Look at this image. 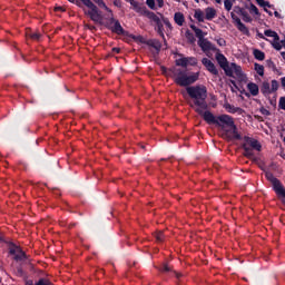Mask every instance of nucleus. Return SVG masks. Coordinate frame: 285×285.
I'll return each instance as SVG.
<instances>
[{"label":"nucleus","mask_w":285,"mask_h":285,"mask_svg":"<svg viewBox=\"0 0 285 285\" xmlns=\"http://www.w3.org/2000/svg\"><path fill=\"white\" fill-rule=\"evenodd\" d=\"M186 92L190 97V99H194V104H190V108H195L196 106L197 108L195 109V112H197V115H200L206 124H208L209 126H218V128H220L223 124L220 118L227 117L228 115L223 114L219 116H215L208 110V102H206V99H208V89L206 88V86H190L186 88Z\"/></svg>","instance_id":"f257e3e1"},{"label":"nucleus","mask_w":285,"mask_h":285,"mask_svg":"<svg viewBox=\"0 0 285 285\" xmlns=\"http://www.w3.org/2000/svg\"><path fill=\"white\" fill-rule=\"evenodd\" d=\"M220 119V128L223 130V138L227 141H242V135L237 130V125H235V119L232 116H223Z\"/></svg>","instance_id":"f03ea898"},{"label":"nucleus","mask_w":285,"mask_h":285,"mask_svg":"<svg viewBox=\"0 0 285 285\" xmlns=\"http://www.w3.org/2000/svg\"><path fill=\"white\" fill-rule=\"evenodd\" d=\"M169 72L174 79V82L181 88L193 86V83L199 79V72H194L188 76L186 70L177 67H171Z\"/></svg>","instance_id":"7ed1b4c3"},{"label":"nucleus","mask_w":285,"mask_h":285,"mask_svg":"<svg viewBox=\"0 0 285 285\" xmlns=\"http://www.w3.org/2000/svg\"><path fill=\"white\" fill-rule=\"evenodd\" d=\"M242 148L244 150L243 155L247 159H253L255 157V153L253 150H257V153H262V144L259 140L255 138H250L248 136H244Z\"/></svg>","instance_id":"20e7f679"},{"label":"nucleus","mask_w":285,"mask_h":285,"mask_svg":"<svg viewBox=\"0 0 285 285\" xmlns=\"http://www.w3.org/2000/svg\"><path fill=\"white\" fill-rule=\"evenodd\" d=\"M142 14H144V17L149 19V21L154 26L155 31L157 32V35H159V37H161V39L166 43V36L164 35V22L161 20V16L156 14L155 12H153L148 9H145L142 11Z\"/></svg>","instance_id":"39448f33"},{"label":"nucleus","mask_w":285,"mask_h":285,"mask_svg":"<svg viewBox=\"0 0 285 285\" xmlns=\"http://www.w3.org/2000/svg\"><path fill=\"white\" fill-rule=\"evenodd\" d=\"M108 13H109L108 28L114 35H117L118 37H129L130 39H135V36L126 31L124 27H121V22H119V20L112 17V10L109 9Z\"/></svg>","instance_id":"423d86ee"},{"label":"nucleus","mask_w":285,"mask_h":285,"mask_svg":"<svg viewBox=\"0 0 285 285\" xmlns=\"http://www.w3.org/2000/svg\"><path fill=\"white\" fill-rule=\"evenodd\" d=\"M82 2L86 8H88V11L85 10V14H87L91 21L95 23H99L100 26L104 23V16H101V12H99V9L95 3H92V0H79Z\"/></svg>","instance_id":"0eeeda50"},{"label":"nucleus","mask_w":285,"mask_h":285,"mask_svg":"<svg viewBox=\"0 0 285 285\" xmlns=\"http://www.w3.org/2000/svg\"><path fill=\"white\" fill-rule=\"evenodd\" d=\"M246 10H244V8L239 7V6H235L233 11L230 12V17L237 28V30L239 32H242V35H245V37H250V30H248V27H246V24H244L242 22V19H239V17H237V14H243Z\"/></svg>","instance_id":"6e6552de"},{"label":"nucleus","mask_w":285,"mask_h":285,"mask_svg":"<svg viewBox=\"0 0 285 285\" xmlns=\"http://www.w3.org/2000/svg\"><path fill=\"white\" fill-rule=\"evenodd\" d=\"M265 177L267 180L271 181L273 190L277 195V197H282L283 199H285V188L284 185H282V181H279V179H277V177H275L273 173H266Z\"/></svg>","instance_id":"1a4fd4ad"},{"label":"nucleus","mask_w":285,"mask_h":285,"mask_svg":"<svg viewBox=\"0 0 285 285\" xmlns=\"http://www.w3.org/2000/svg\"><path fill=\"white\" fill-rule=\"evenodd\" d=\"M9 253L14 256L13 259L16 262H26L28 259V255H26V252H22L21 247L12 246Z\"/></svg>","instance_id":"9d476101"},{"label":"nucleus","mask_w":285,"mask_h":285,"mask_svg":"<svg viewBox=\"0 0 285 285\" xmlns=\"http://www.w3.org/2000/svg\"><path fill=\"white\" fill-rule=\"evenodd\" d=\"M264 35L265 37H271L272 39H274L273 41H271V43L275 50H282V43H279V35L271 29L265 30Z\"/></svg>","instance_id":"9b49d317"},{"label":"nucleus","mask_w":285,"mask_h":285,"mask_svg":"<svg viewBox=\"0 0 285 285\" xmlns=\"http://www.w3.org/2000/svg\"><path fill=\"white\" fill-rule=\"evenodd\" d=\"M198 46L203 50V52H215L217 51V47L213 45L208 39L198 40Z\"/></svg>","instance_id":"f8f14e48"},{"label":"nucleus","mask_w":285,"mask_h":285,"mask_svg":"<svg viewBox=\"0 0 285 285\" xmlns=\"http://www.w3.org/2000/svg\"><path fill=\"white\" fill-rule=\"evenodd\" d=\"M203 66H205L206 70L210 72L212 75H219V70H217V67H215V63L210 61L208 58H203L202 59Z\"/></svg>","instance_id":"ddd939ff"},{"label":"nucleus","mask_w":285,"mask_h":285,"mask_svg":"<svg viewBox=\"0 0 285 285\" xmlns=\"http://www.w3.org/2000/svg\"><path fill=\"white\" fill-rule=\"evenodd\" d=\"M224 108L230 115H235L236 112L237 115H244V109H242L240 107H235L234 105L225 104Z\"/></svg>","instance_id":"4468645a"},{"label":"nucleus","mask_w":285,"mask_h":285,"mask_svg":"<svg viewBox=\"0 0 285 285\" xmlns=\"http://www.w3.org/2000/svg\"><path fill=\"white\" fill-rule=\"evenodd\" d=\"M232 68L234 70V75H236V79H239L240 81H244V71H242V66H238L237 63L233 62Z\"/></svg>","instance_id":"2eb2a0df"},{"label":"nucleus","mask_w":285,"mask_h":285,"mask_svg":"<svg viewBox=\"0 0 285 285\" xmlns=\"http://www.w3.org/2000/svg\"><path fill=\"white\" fill-rule=\"evenodd\" d=\"M215 17H217V10H215V8L208 7L205 9V19L207 21H213Z\"/></svg>","instance_id":"dca6fc26"},{"label":"nucleus","mask_w":285,"mask_h":285,"mask_svg":"<svg viewBox=\"0 0 285 285\" xmlns=\"http://www.w3.org/2000/svg\"><path fill=\"white\" fill-rule=\"evenodd\" d=\"M147 46H149V48H154L157 52H161V42L157 39L148 40Z\"/></svg>","instance_id":"f3484780"},{"label":"nucleus","mask_w":285,"mask_h":285,"mask_svg":"<svg viewBox=\"0 0 285 285\" xmlns=\"http://www.w3.org/2000/svg\"><path fill=\"white\" fill-rule=\"evenodd\" d=\"M247 90L250 92L253 97H257V95H259V86H257V83L255 82H248Z\"/></svg>","instance_id":"a211bd4d"},{"label":"nucleus","mask_w":285,"mask_h":285,"mask_svg":"<svg viewBox=\"0 0 285 285\" xmlns=\"http://www.w3.org/2000/svg\"><path fill=\"white\" fill-rule=\"evenodd\" d=\"M261 92L264 95V97H268V95H272L271 91V83L268 81H264L261 86Z\"/></svg>","instance_id":"6ab92c4d"},{"label":"nucleus","mask_w":285,"mask_h":285,"mask_svg":"<svg viewBox=\"0 0 285 285\" xmlns=\"http://www.w3.org/2000/svg\"><path fill=\"white\" fill-rule=\"evenodd\" d=\"M216 61L218 62L220 68H226V66H228V59H226V56H224L223 53H218L216 56Z\"/></svg>","instance_id":"aec40b11"},{"label":"nucleus","mask_w":285,"mask_h":285,"mask_svg":"<svg viewBox=\"0 0 285 285\" xmlns=\"http://www.w3.org/2000/svg\"><path fill=\"white\" fill-rule=\"evenodd\" d=\"M174 21L177 23V26H184V22L186 21V18L184 17V13L176 12L174 14Z\"/></svg>","instance_id":"412c9836"},{"label":"nucleus","mask_w":285,"mask_h":285,"mask_svg":"<svg viewBox=\"0 0 285 285\" xmlns=\"http://www.w3.org/2000/svg\"><path fill=\"white\" fill-rule=\"evenodd\" d=\"M190 28L195 32V36L197 37L198 41L204 40L205 35L202 29L197 28V26L195 24H190Z\"/></svg>","instance_id":"4be33fe9"},{"label":"nucleus","mask_w":285,"mask_h":285,"mask_svg":"<svg viewBox=\"0 0 285 285\" xmlns=\"http://www.w3.org/2000/svg\"><path fill=\"white\" fill-rule=\"evenodd\" d=\"M194 19H196L199 23H204V19H206V17L204 16V11H202V9H196L194 13Z\"/></svg>","instance_id":"5701e85b"},{"label":"nucleus","mask_w":285,"mask_h":285,"mask_svg":"<svg viewBox=\"0 0 285 285\" xmlns=\"http://www.w3.org/2000/svg\"><path fill=\"white\" fill-rule=\"evenodd\" d=\"M159 273H173V267L170 265H168V263H163L161 265H159L158 267Z\"/></svg>","instance_id":"b1692460"},{"label":"nucleus","mask_w":285,"mask_h":285,"mask_svg":"<svg viewBox=\"0 0 285 285\" xmlns=\"http://www.w3.org/2000/svg\"><path fill=\"white\" fill-rule=\"evenodd\" d=\"M253 55H254L255 59H257V61H264V59H266V53H264V51H262L259 49H255L253 51Z\"/></svg>","instance_id":"393cba45"},{"label":"nucleus","mask_w":285,"mask_h":285,"mask_svg":"<svg viewBox=\"0 0 285 285\" xmlns=\"http://www.w3.org/2000/svg\"><path fill=\"white\" fill-rule=\"evenodd\" d=\"M176 66L180 67V68H188V59L187 57L180 58V59H176L175 61Z\"/></svg>","instance_id":"a878e982"},{"label":"nucleus","mask_w":285,"mask_h":285,"mask_svg":"<svg viewBox=\"0 0 285 285\" xmlns=\"http://www.w3.org/2000/svg\"><path fill=\"white\" fill-rule=\"evenodd\" d=\"M155 239H156L157 244H163V242L166 239L164 232H157L155 234Z\"/></svg>","instance_id":"bb28decb"},{"label":"nucleus","mask_w":285,"mask_h":285,"mask_svg":"<svg viewBox=\"0 0 285 285\" xmlns=\"http://www.w3.org/2000/svg\"><path fill=\"white\" fill-rule=\"evenodd\" d=\"M249 12L250 14H256V17H262V13H259V9L253 3L249 4Z\"/></svg>","instance_id":"cd10ccee"},{"label":"nucleus","mask_w":285,"mask_h":285,"mask_svg":"<svg viewBox=\"0 0 285 285\" xmlns=\"http://www.w3.org/2000/svg\"><path fill=\"white\" fill-rule=\"evenodd\" d=\"M254 69L257 72V75H259V77H264V66L255 63Z\"/></svg>","instance_id":"c85d7f7f"},{"label":"nucleus","mask_w":285,"mask_h":285,"mask_svg":"<svg viewBox=\"0 0 285 285\" xmlns=\"http://www.w3.org/2000/svg\"><path fill=\"white\" fill-rule=\"evenodd\" d=\"M223 70L225 71V75L227 77H235V76H233L234 75L233 65H230V66L227 65L225 68H223Z\"/></svg>","instance_id":"c756f323"},{"label":"nucleus","mask_w":285,"mask_h":285,"mask_svg":"<svg viewBox=\"0 0 285 285\" xmlns=\"http://www.w3.org/2000/svg\"><path fill=\"white\" fill-rule=\"evenodd\" d=\"M256 2L261 6V8H275L271 2L265 0H256Z\"/></svg>","instance_id":"7c9ffc66"},{"label":"nucleus","mask_w":285,"mask_h":285,"mask_svg":"<svg viewBox=\"0 0 285 285\" xmlns=\"http://www.w3.org/2000/svg\"><path fill=\"white\" fill-rule=\"evenodd\" d=\"M27 37H29L33 41H39V39H41V33H39V32H33V33L27 32Z\"/></svg>","instance_id":"2f4dec72"},{"label":"nucleus","mask_w":285,"mask_h":285,"mask_svg":"<svg viewBox=\"0 0 285 285\" xmlns=\"http://www.w3.org/2000/svg\"><path fill=\"white\" fill-rule=\"evenodd\" d=\"M240 17H243V21H245V23H253V18L248 14V11H245Z\"/></svg>","instance_id":"473e14b6"},{"label":"nucleus","mask_w":285,"mask_h":285,"mask_svg":"<svg viewBox=\"0 0 285 285\" xmlns=\"http://www.w3.org/2000/svg\"><path fill=\"white\" fill-rule=\"evenodd\" d=\"M277 90H279V82L277 80H272V87H271L272 94L277 92Z\"/></svg>","instance_id":"72a5a7b5"},{"label":"nucleus","mask_w":285,"mask_h":285,"mask_svg":"<svg viewBox=\"0 0 285 285\" xmlns=\"http://www.w3.org/2000/svg\"><path fill=\"white\" fill-rule=\"evenodd\" d=\"M158 14H159V17L161 18L163 23H165V26H166L167 28L173 29V24L170 23V20H168V18L164 17L161 13H158Z\"/></svg>","instance_id":"f704fd0d"},{"label":"nucleus","mask_w":285,"mask_h":285,"mask_svg":"<svg viewBox=\"0 0 285 285\" xmlns=\"http://www.w3.org/2000/svg\"><path fill=\"white\" fill-rule=\"evenodd\" d=\"M198 61L195 57H187V66H197Z\"/></svg>","instance_id":"c9c22d12"},{"label":"nucleus","mask_w":285,"mask_h":285,"mask_svg":"<svg viewBox=\"0 0 285 285\" xmlns=\"http://www.w3.org/2000/svg\"><path fill=\"white\" fill-rule=\"evenodd\" d=\"M224 6H225V10H227V12H230V10H233V2L230 0H225Z\"/></svg>","instance_id":"e433bc0d"},{"label":"nucleus","mask_w":285,"mask_h":285,"mask_svg":"<svg viewBox=\"0 0 285 285\" xmlns=\"http://www.w3.org/2000/svg\"><path fill=\"white\" fill-rule=\"evenodd\" d=\"M146 4L148 6V8H150V10H157V6H155V0H147Z\"/></svg>","instance_id":"4c0bfd02"},{"label":"nucleus","mask_w":285,"mask_h":285,"mask_svg":"<svg viewBox=\"0 0 285 285\" xmlns=\"http://www.w3.org/2000/svg\"><path fill=\"white\" fill-rule=\"evenodd\" d=\"M261 115H264V117H271V111L264 107L259 108Z\"/></svg>","instance_id":"58836bf2"},{"label":"nucleus","mask_w":285,"mask_h":285,"mask_svg":"<svg viewBox=\"0 0 285 285\" xmlns=\"http://www.w3.org/2000/svg\"><path fill=\"white\" fill-rule=\"evenodd\" d=\"M185 37L186 39H188V41H195V36L193 35V32H190V30H187L185 32Z\"/></svg>","instance_id":"ea45409f"},{"label":"nucleus","mask_w":285,"mask_h":285,"mask_svg":"<svg viewBox=\"0 0 285 285\" xmlns=\"http://www.w3.org/2000/svg\"><path fill=\"white\" fill-rule=\"evenodd\" d=\"M278 108L285 110V97H281L278 101Z\"/></svg>","instance_id":"a19ab883"},{"label":"nucleus","mask_w":285,"mask_h":285,"mask_svg":"<svg viewBox=\"0 0 285 285\" xmlns=\"http://www.w3.org/2000/svg\"><path fill=\"white\" fill-rule=\"evenodd\" d=\"M36 285H52V283H50V281H48L46 278H41L38 281V283Z\"/></svg>","instance_id":"79ce46f5"},{"label":"nucleus","mask_w":285,"mask_h":285,"mask_svg":"<svg viewBox=\"0 0 285 285\" xmlns=\"http://www.w3.org/2000/svg\"><path fill=\"white\" fill-rule=\"evenodd\" d=\"M94 3H97V6H99V8H105V10L108 8L106 7V2H104V0H92Z\"/></svg>","instance_id":"37998d69"},{"label":"nucleus","mask_w":285,"mask_h":285,"mask_svg":"<svg viewBox=\"0 0 285 285\" xmlns=\"http://www.w3.org/2000/svg\"><path fill=\"white\" fill-rule=\"evenodd\" d=\"M266 66L267 68H272V70H276V66H275V62H273V60H266Z\"/></svg>","instance_id":"c03bdc74"},{"label":"nucleus","mask_w":285,"mask_h":285,"mask_svg":"<svg viewBox=\"0 0 285 285\" xmlns=\"http://www.w3.org/2000/svg\"><path fill=\"white\" fill-rule=\"evenodd\" d=\"M119 52H121L120 48L114 47L111 49V53H109V57H111L112 55H119Z\"/></svg>","instance_id":"a18cd8bd"},{"label":"nucleus","mask_w":285,"mask_h":285,"mask_svg":"<svg viewBox=\"0 0 285 285\" xmlns=\"http://www.w3.org/2000/svg\"><path fill=\"white\" fill-rule=\"evenodd\" d=\"M68 1H70V3H76V6H78L79 8H82L83 6V2L79 0H68Z\"/></svg>","instance_id":"49530a36"},{"label":"nucleus","mask_w":285,"mask_h":285,"mask_svg":"<svg viewBox=\"0 0 285 285\" xmlns=\"http://www.w3.org/2000/svg\"><path fill=\"white\" fill-rule=\"evenodd\" d=\"M257 37H258L259 39H264L265 41H269L268 38H265L264 33H262V32H259V31H257Z\"/></svg>","instance_id":"de8ad7c7"},{"label":"nucleus","mask_w":285,"mask_h":285,"mask_svg":"<svg viewBox=\"0 0 285 285\" xmlns=\"http://www.w3.org/2000/svg\"><path fill=\"white\" fill-rule=\"evenodd\" d=\"M218 46H226V40H224L223 38L217 40Z\"/></svg>","instance_id":"09e8293b"},{"label":"nucleus","mask_w":285,"mask_h":285,"mask_svg":"<svg viewBox=\"0 0 285 285\" xmlns=\"http://www.w3.org/2000/svg\"><path fill=\"white\" fill-rule=\"evenodd\" d=\"M114 6H116V8H121V0H115Z\"/></svg>","instance_id":"8fccbe9b"},{"label":"nucleus","mask_w":285,"mask_h":285,"mask_svg":"<svg viewBox=\"0 0 285 285\" xmlns=\"http://www.w3.org/2000/svg\"><path fill=\"white\" fill-rule=\"evenodd\" d=\"M158 3V8H161L164 6V0H156Z\"/></svg>","instance_id":"3c124183"},{"label":"nucleus","mask_w":285,"mask_h":285,"mask_svg":"<svg viewBox=\"0 0 285 285\" xmlns=\"http://www.w3.org/2000/svg\"><path fill=\"white\" fill-rule=\"evenodd\" d=\"M264 11L267 12V14H269V17H273V11H271V10H268L266 8H264Z\"/></svg>","instance_id":"603ef678"},{"label":"nucleus","mask_w":285,"mask_h":285,"mask_svg":"<svg viewBox=\"0 0 285 285\" xmlns=\"http://www.w3.org/2000/svg\"><path fill=\"white\" fill-rule=\"evenodd\" d=\"M274 16L276 17V19H282V14H279L277 11L274 12Z\"/></svg>","instance_id":"864d4df0"},{"label":"nucleus","mask_w":285,"mask_h":285,"mask_svg":"<svg viewBox=\"0 0 285 285\" xmlns=\"http://www.w3.org/2000/svg\"><path fill=\"white\" fill-rule=\"evenodd\" d=\"M282 87L285 88V77L281 78Z\"/></svg>","instance_id":"5fc2aeb1"},{"label":"nucleus","mask_w":285,"mask_h":285,"mask_svg":"<svg viewBox=\"0 0 285 285\" xmlns=\"http://www.w3.org/2000/svg\"><path fill=\"white\" fill-rule=\"evenodd\" d=\"M229 82L232 83V86H234L235 88H237V82L235 80H229Z\"/></svg>","instance_id":"6e6d98bb"},{"label":"nucleus","mask_w":285,"mask_h":285,"mask_svg":"<svg viewBox=\"0 0 285 285\" xmlns=\"http://www.w3.org/2000/svg\"><path fill=\"white\" fill-rule=\"evenodd\" d=\"M175 276L177 279H179L181 277V274L177 273V272H174Z\"/></svg>","instance_id":"4d7b16f0"},{"label":"nucleus","mask_w":285,"mask_h":285,"mask_svg":"<svg viewBox=\"0 0 285 285\" xmlns=\"http://www.w3.org/2000/svg\"><path fill=\"white\" fill-rule=\"evenodd\" d=\"M108 266H109V268H110V267H111V268H115V263L109 262V263H108Z\"/></svg>","instance_id":"13d9d810"},{"label":"nucleus","mask_w":285,"mask_h":285,"mask_svg":"<svg viewBox=\"0 0 285 285\" xmlns=\"http://www.w3.org/2000/svg\"><path fill=\"white\" fill-rule=\"evenodd\" d=\"M271 106H277V104L274 100H269Z\"/></svg>","instance_id":"bf43d9fd"},{"label":"nucleus","mask_w":285,"mask_h":285,"mask_svg":"<svg viewBox=\"0 0 285 285\" xmlns=\"http://www.w3.org/2000/svg\"><path fill=\"white\" fill-rule=\"evenodd\" d=\"M56 10L63 11V7H57Z\"/></svg>","instance_id":"052dcab7"},{"label":"nucleus","mask_w":285,"mask_h":285,"mask_svg":"<svg viewBox=\"0 0 285 285\" xmlns=\"http://www.w3.org/2000/svg\"><path fill=\"white\" fill-rule=\"evenodd\" d=\"M130 3H131V6H135V0H131Z\"/></svg>","instance_id":"680f3d73"},{"label":"nucleus","mask_w":285,"mask_h":285,"mask_svg":"<svg viewBox=\"0 0 285 285\" xmlns=\"http://www.w3.org/2000/svg\"><path fill=\"white\" fill-rule=\"evenodd\" d=\"M216 1V3H222V0H215Z\"/></svg>","instance_id":"e2e57ef3"},{"label":"nucleus","mask_w":285,"mask_h":285,"mask_svg":"<svg viewBox=\"0 0 285 285\" xmlns=\"http://www.w3.org/2000/svg\"><path fill=\"white\" fill-rule=\"evenodd\" d=\"M27 285H32V283L27 282Z\"/></svg>","instance_id":"0e129e2a"},{"label":"nucleus","mask_w":285,"mask_h":285,"mask_svg":"<svg viewBox=\"0 0 285 285\" xmlns=\"http://www.w3.org/2000/svg\"><path fill=\"white\" fill-rule=\"evenodd\" d=\"M282 203L285 205V199H283Z\"/></svg>","instance_id":"69168bd1"},{"label":"nucleus","mask_w":285,"mask_h":285,"mask_svg":"<svg viewBox=\"0 0 285 285\" xmlns=\"http://www.w3.org/2000/svg\"><path fill=\"white\" fill-rule=\"evenodd\" d=\"M196 3H199V0H195Z\"/></svg>","instance_id":"338daca9"},{"label":"nucleus","mask_w":285,"mask_h":285,"mask_svg":"<svg viewBox=\"0 0 285 285\" xmlns=\"http://www.w3.org/2000/svg\"><path fill=\"white\" fill-rule=\"evenodd\" d=\"M232 3H235V0H230Z\"/></svg>","instance_id":"774afa93"}]
</instances>
